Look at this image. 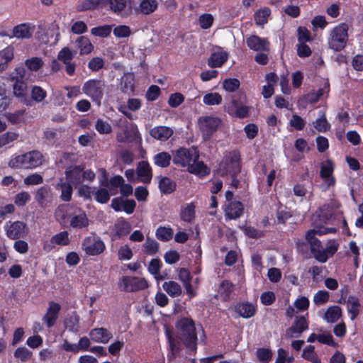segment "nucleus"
<instances>
[{
    "label": "nucleus",
    "mask_w": 363,
    "mask_h": 363,
    "mask_svg": "<svg viewBox=\"0 0 363 363\" xmlns=\"http://www.w3.org/2000/svg\"><path fill=\"white\" fill-rule=\"evenodd\" d=\"M184 96L179 92L170 94L168 99V104L172 108H177L184 101Z\"/></svg>",
    "instance_id": "774afa93"
},
{
    "label": "nucleus",
    "mask_w": 363,
    "mask_h": 363,
    "mask_svg": "<svg viewBox=\"0 0 363 363\" xmlns=\"http://www.w3.org/2000/svg\"><path fill=\"white\" fill-rule=\"evenodd\" d=\"M203 101L209 106L218 105L222 102V96L217 92L206 94L203 96Z\"/></svg>",
    "instance_id": "052dcab7"
},
{
    "label": "nucleus",
    "mask_w": 363,
    "mask_h": 363,
    "mask_svg": "<svg viewBox=\"0 0 363 363\" xmlns=\"http://www.w3.org/2000/svg\"><path fill=\"white\" fill-rule=\"evenodd\" d=\"M33 35V30L29 23H23L13 27L12 35L9 38L15 37L18 39H28Z\"/></svg>",
    "instance_id": "b1692460"
},
{
    "label": "nucleus",
    "mask_w": 363,
    "mask_h": 363,
    "mask_svg": "<svg viewBox=\"0 0 363 363\" xmlns=\"http://www.w3.org/2000/svg\"><path fill=\"white\" fill-rule=\"evenodd\" d=\"M181 219L187 223H191L195 218V206L193 203H189L181 211Z\"/></svg>",
    "instance_id": "79ce46f5"
},
{
    "label": "nucleus",
    "mask_w": 363,
    "mask_h": 363,
    "mask_svg": "<svg viewBox=\"0 0 363 363\" xmlns=\"http://www.w3.org/2000/svg\"><path fill=\"white\" fill-rule=\"evenodd\" d=\"M112 27L109 25L100 26L91 29V35L101 38L108 36L111 33Z\"/></svg>",
    "instance_id": "4d7b16f0"
},
{
    "label": "nucleus",
    "mask_w": 363,
    "mask_h": 363,
    "mask_svg": "<svg viewBox=\"0 0 363 363\" xmlns=\"http://www.w3.org/2000/svg\"><path fill=\"white\" fill-rule=\"evenodd\" d=\"M257 311V306L249 301H242L237 303L235 306V311L242 318L248 319L256 314Z\"/></svg>",
    "instance_id": "f3484780"
},
{
    "label": "nucleus",
    "mask_w": 363,
    "mask_h": 363,
    "mask_svg": "<svg viewBox=\"0 0 363 363\" xmlns=\"http://www.w3.org/2000/svg\"><path fill=\"white\" fill-rule=\"evenodd\" d=\"M105 88L106 83L104 79L101 78L89 79L83 84L82 91L99 106L104 95Z\"/></svg>",
    "instance_id": "0eeeda50"
},
{
    "label": "nucleus",
    "mask_w": 363,
    "mask_h": 363,
    "mask_svg": "<svg viewBox=\"0 0 363 363\" xmlns=\"http://www.w3.org/2000/svg\"><path fill=\"white\" fill-rule=\"evenodd\" d=\"M26 224L23 221L16 220L6 228V235L9 239L17 240L26 235Z\"/></svg>",
    "instance_id": "2eb2a0df"
},
{
    "label": "nucleus",
    "mask_w": 363,
    "mask_h": 363,
    "mask_svg": "<svg viewBox=\"0 0 363 363\" xmlns=\"http://www.w3.org/2000/svg\"><path fill=\"white\" fill-rule=\"evenodd\" d=\"M171 160L172 156L167 152H161L154 156L155 164L162 168L169 166Z\"/></svg>",
    "instance_id": "58836bf2"
},
{
    "label": "nucleus",
    "mask_w": 363,
    "mask_h": 363,
    "mask_svg": "<svg viewBox=\"0 0 363 363\" xmlns=\"http://www.w3.org/2000/svg\"><path fill=\"white\" fill-rule=\"evenodd\" d=\"M90 346V340L87 337H82L79 339L78 345L72 344L67 340H65L62 348L66 352H71L72 353H78L79 350L87 351Z\"/></svg>",
    "instance_id": "a211bd4d"
},
{
    "label": "nucleus",
    "mask_w": 363,
    "mask_h": 363,
    "mask_svg": "<svg viewBox=\"0 0 363 363\" xmlns=\"http://www.w3.org/2000/svg\"><path fill=\"white\" fill-rule=\"evenodd\" d=\"M241 155L238 150L226 152L219 164V172L222 177L239 174L241 171Z\"/></svg>",
    "instance_id": "39448f33"
},
{
    "label": "nucleus",
    "mask_w": 363,
    "mask_h": 363,
    "mask_svg": "<svg viewBox=\"0 0 363 363\" xmlns=\"http://www.w3.org/2000/svg\"><path fill=\"white\" fill-rule=\"evenodd\" d=\"M89 336L94 342L100 343H107L113 337L112 333L104 328L92 329Z\"/></svg>",
    "instance_id": "4be33fe9"
},
{
    "label": "nucleus",
    "mask_w": 363,
    "mask_h": 363,
    "mask_svg": "<svg viewBox=\"0 0 363 363\" xmlns=\"http://www.w3.org/2000/svg\"><path fill=\"white\" fill-rule=\"evenodd\" d=\"M79 315L75 312L66 318L64 324L65 327L70 332L77 333L79 330Z\"/></svg>",
    "instance_id": "e433bc0d"
},
{
    "label": "nucleus",
    "mask_w": 363,
    "mask_h": 363,
    "mask_svg": "<svg viewBox=\"0 0 363 363\" xmlns=\"http://www.w3.org/2000/svg\"><path fill=\"white\" fill-rule=\"evenodd\" d=\"M157 0H143L140 4V10L144 14H150L157 9Z\"/></svg>",
    "instance_id": "a18cd8bd"
},
{
    "label": "nucleus",
    "mask_w": 363,
    "mask_h": 363,
    "mask_svg": "<svg viewBox=\"0 0 363 363\" xmlns=\"http://www.w3.org/2000/svg\"><path fill=\"white\" fill-rule=\"evenodd\" d=\"M214 21V18L211 13H203L199 17V23L202 29L210 28Z\"/></svg>",
    "instance_id": "680f3d73"
},
{
    "label": "nucleus",
    "mask_w": 363,
    "mask_h": 363,
    "mask_svg": "<svg viewBox=\"0 0 363 363\" xmlns=\"http://www.w3.org/2000/svg\"><path fill=\"white\" fill-rule=\"evenodd\" d=\"M347 303L350 305L348 312L351 314V320H354L359 313L361 307L359 300L357 296L351 295L348 296Z\"/></svg>",
    "instance_id": "72a5a7b5"
},
{
    "label": "nucleus",
    "mask_w": 363,
    "mask_h": 363,
    "mask_svg": "<svg viewBox=\"0 0 363 363\" xmlns=\"http://www.w3.org/2000/svg\"><path fill=\"white\" fill-rule=\"evenodd\" d=\"M55 215L60 217L62 220L68 219L70 227L75 229H82L89 225V219L86 212L81 208L74 206H59Z\"/></svg>",
    "instance_id": "f03ea898"
},
{
    "label": "nucleus",
    "mask_w": 363,
    "mask_h": 363,
    "mask_svg": "<svg viewBox=\"0 0 363 363\" xmlns=\"http://www.w3.org/2000/svg\"><path fill=\"white\" fill-rule=\"evenodd\" d=\"M50 191V188L48 185H44L37 190L35 199L40 206L43 207L45 206V199L48 196Z\"/></svg>",
    "instance_id": "49530a36"
},
{
    "label": "nucleus",
    "mask_w": 363,
    "mask_h": 363,
    "mask_svg": "<svg viewBox=\"0 0 363 363\" xmlns=\"http://www.w3.org/2000/svg\"><path fill=\"white\" fill-rule=\"evenodd\" d=\"M60 310L61 306L58 303L54 301L49 302L47 311L43 317V321L48 328L55 325Z\"/></svg>",
    "instance_id": "f8f14e48"
},
{
    "label": "nucleus",
    "mask_w": 363,
    "mask_h": 363,
    "mask_svg": "<svg viewBox=\"0 0 363 363\" xmlns=\"http://www.w3.org/2000/svg\"><path fill=\"white\" fill-rule=\"evenodd\" d=\"M44 155L38 150H31L13 156L9 162V167L13 169H32L43 164Z\"/></svg>",
    "instance_id": "20e7f679"
},
{
    "label": "nucleus",
    "mask_w": 363,
    "mask_h": 363,
    "mask_svg": "<svg viewBox=\"0 0 363 363\" xmlns=\"http://www.w3.org/2000/svg\"><path fill=\"white\" fill-rule=\"evenodd\" d=\"M270 13L271 11L267 7L257 11L254 14L255 23L258 26H263L267 23Z\"/></svg>",
    "instance_id": "37998d69"
},
{
    "label": "nucleus",
    "mask_w": 363,
    "mask_h": 363,
    "mask_svg": "<svg viewBox=\"0 0 363 363\" xmlns=\"http://www.w3.org/2000/svg\"><path fill=\"white\" fill-rule=\"evenodd\" d=\"M114 230L118 238L126 236L130 231V225L125 220L119 221L115 225Z\"/></svg>",
    "instance_id": "8fccbe9b"
},
{
    "label": "nucleus",
    "mask_w": 363,
    "mask_h": 363,
    "mask_svg": "<svg viewBox=\"0 0 363 363\" xmlns=\"http://www.w3.org/2000/svg\"><path fill=\"white\" fill-rule=\"evenodd\" d=\"M26 69L23 66L16 67L10 74V81L13 83V95L27 106H32L31 100L28 99Z\"/></svg>",
    "instance_id": "7ed1b4c3"
},
{
    "label": "nucleus",
    "mask_w": 363,
    "mask_h": 363,
    "mask_svg": "<svg viewBox=\"0 0 363 363\" xmlns=\"http://www.w3.org/2000/svg\"><path fill=\"white\" fill-rule=\"evenodd\" d=\"M76 44L81 55H87L92 52L94 45L86 36H80L76 40Z\"/></svg>",
    "instance_id": "2f4dec72"
},
{
    "label": "nucleus",
    "mask_w": 363,
    "mask_h": 363,
    "mask_svg": "<svg viewBox=\"0 0 363 363\" xmlns=\"http://www.w3.org/2000/svg\"><path fill=\"white\" fill-rule=\"evenodd\" d=\"M248 48L255 51H268L269 50V42L266 38H262L258 35H251L246 40Z\"/></svg>",
    "instance_id": "6ab92c4d"
},
{
    "label": "nucleus",
    "mask_w": 363,
    "mask_h": 363,
    "mask_svg": "<svg viewBox=\"0 0 363 363\" xmlns=\"http://www.w3.org/2000/svg\"><path fill=\"white\" fill-rule=\"evenodd\" d=\"M244 213V205L239 201L229 202L224 208V213L226 219L236 220L241 217Z\"/></svg>",
    "instance_id": "4468645a"
},
{
    "label": "nucleus",
    "mask_w": 363,
    "mask_h": 363,
    "mask_svg": "<svg viewBox=\"0 0 363 363\" xmlns=\"http://www.w3.org/2000/svg\"><path fill=\"white\" fill-rule=\"evenodd\" d=\"M155 235L160 241L167 242L172 238L174 232L170 227L160 226L157 229Z\"/></svg>",
    "instance_id": "a19ab883"
},
{
    "label": "nucleus",
    "mask_w": 363,
    "mask_h": 363,
    "mask_svg": "<svg viewBox=\"0 0 363 363\" xmlns=\"http://www.w3.org/2000/svg\"><path fill=\"white\" fill-rule=\"evenodd\" d=\"M314 230H308L306 234V240L310 245L311 252L313 257L321 263L327 262L328 256L324 251L321 242L314 236Z\"/></svg>",
    "instance_id": "9d476101"
},
{
    "label": "nucleus",
    "mask_w": 363,
    "mask_h": 363,
    "mask_svg": "<svg viewBox=\"0 0 363 363\" xmlns=\"http://www.w3.org/2000/svg\"><path fill=\"white\" fill-rule=\"evenodd\" d=\"M165 337L168 342L169 352L167 357L169 359H174L182 350L180 341L174 337L173 330L165 326Z\"/></svg>",
    "instance_id": "ddd939ff"
},
{
    "label": "nucleus",
    "mask_w": 363,
    "mask_h": 363,
    "mask_svg": "<svg viewBox=\"0 0 363 363\" xmlns=\"http://www.w3.org/2000/svg\"><path fill=\"white\" fill-rule=\"evenodd\" d=\"M31 199L30 195L27 191H21L16 194L14 197V203L18 206H24Z\"/></svg>",
    "instance_id": "338daca9"
},
{
    "label": "nucleus",
    "mask_w": 363,
    "mask_h": 363,
    "mask_svg": "<svg viewBox=\"0 0 363 363\" xmlns=\"http://www.w3.org/2000/svg\"><path fill=\"white\" fill-rule=\"evenodd\" d=\"M47 96V92L39 86H33L31 89L32 100L37 103L43 101Z\"/></svg>",
    "instance_id": "13d9d810"
},
{
    "label": "nucleus",
    "mask_w": 363,
    "mask_h": 363,
    "mask_svg": "<svg viewBox=\"0 0 363 363\" xmlns=\"http://www.w3.org/2000/svg\"><path fill=\"white\" fill-rule=\"evenodd\" d=\"M124 182V179L120 175L113 176L111 177L109 180H108L106 174H104V178L101 182L100 185L101 186L108 188L112 194H115L116 192H113V191H116L117 189L120 188V186L123 184Z\"/></svg>",
    "instance_id": "bb28decb"
},
{
    "label": "nucleus",
    "mask_w": 363,
    "mask_h": 363,
    "mask_svg": "<svg viewBox=\"0 0 363 363\" xmlns=\"http://www.w3.org/2000/svg\"><path fill=\"white\" fill-rule=\"evenodd\" d=\"M84 169V165H75L70 169H67L65 172L66 179L74 186L81 185L83 182L82 170Z\"/></svg>",
    "instance_id": "aec40b11"
},
{
    "label": "nucleus",
    "mask_w": 363,
    "mask_h": 363,
    "mask_svg": "<svg viewBox=\"0 0 363 363\" xmlns=\"http://www.w3.org/2000/svg\"><path fill=\"white\" fill-rule=\"evenodd\" d=\"M335 169V164L333 160H327L325 163H323L320 166V177L321 178H327L333 175Z\"/></svg>",
    "instance_id": "3c124183"
},
{
    "label": "nucleus",
    "mask_w": 363,
    "mask_h": 363,
    "mask_svg": "<svg viewBox=\"0 0 363 363\" xmlns=\"http://www.w3.org/2000/svg\"><path fill=\"white\" fill-rule=\"evenodd\" d=\"M82 248L89 256H96L104 252L106 249L104 241L100 237L93 235L84 238Z\"/></svg>",
    "instance_id": "1a4fd4ad"
},
{
    "label": "nucleus",
    "mask_w": 363,
    "mask_h": 363,
    "mask_svg": "<svg viewBox=\"0 0 363 363\" xmlns=\"http://www.w3.org/2000/svg\"><path fill=\"white\" fill-rule=\"evenodd\" d=\"M297 38L299 43L311 42L313 40L310 30L304 26H299L298 28Z\"/></svg>",
    "instance_id": "e2e57ef3"
},
{
    "label": "nucleus",
    "mask_w": 363,
    "mask_h": 363,
    "mask_svg": "<svg viewBox=\"0 0 363 363\" xmlns=\"http://www.w3.org/2000/svg\"><path fill=\"white\" fill-rule=\"evenodd\" d=\"M272 352L268 348H258L256 351V357L259 363H269L272 359Z\"/></svg>",
    "instance_id": "de8ad7c7"
},
{
    "label": "nucleus",
    "mask_w": 363,
    "mask_h": 363,
    "mask_svg": "<svg viewBox=\"0 0 363 363\" xmlns=\"http://www.w3.org/2000/svg\"><path fill=\"white\" fill-rule=\"evenodd\" d=\"M128 0H106V9L118 14L126 6Z\"/></svg>",
    "instance_id": "c9c22d12"
},
{
    "label": "nucleus",
    "mask_w": 363,
    "mask_h": 363,
    "mask_svg": "<svg viewBox=\"0 0 363 363\" xmlns=\"http://www.w3.org/2000/svg\"><path fill=\"white\" fill-rule=\"evenodd\" d=\"M173 134V130L167 126H157L150 130V135L152 138L161 140H167Z\"/></svg>",
    "instance_id": "cd10ccee"
},
{
    "label": "nucleus",
    "mask_w": 363,
    "mask_h": 363,
    "mask_svg": "<svg viewBox=\"0 0 363 363\" xmlns=\"http://www.w3.org/2000/svg\"><path fill=\"white\" fill-rule=\"evenodd\" d=\"M159 189L164 194H172L176 189V183L170 178L164 177L159 182Z\"/></svg>",
    "instance_id": "4c0bfd02"
},
{
    "label": "nucleus",
    "mask_w": 363,
    "mask_h": 363,
    "mask_svg": "<svg viewBox=\"0 0 363 363\" xmlns=\"http://www.w3.org/2000/svg\"><path fill=\"white\" fill-rule=\"evenodd\" d=\"M72 184H71L69 181L66 179V181H63L62 179H60V182H58L55 189L57 190H60L61 191V194L60 198L62 201L65 202H69L72 200V193H73V187Z\"/></svg>",
    "instance_id": "5701e85b"
},
{
    "label": "nucleus",
    "mask_w": 363,
    "mask_h": 363,
    "mask_svg": "<svg viewBox=\"0 0 363 363\" xmlns=\"http://www.w3.org/2000/svg\"><path fill=\"white\" fill-rule=\"evenodd\" d=\"M14 57L13 48L11 47H6L0 51V65L7 66L8 63L11 62Z\"/></svg>",
    "instance_id": "bf43d9fd"
},
{
    "label": "nucleus",
    "mask_w": 363,
    "mask_h": 363,
    "mask_svg": "<svg viewBox=\"0 0 363 363\" xmlns=\"http://www.w3.org/2000/svg\"><path fill=\"white\" fill-rule=\"evenodd\" d=\"M152 177V169L149 163L142 161L138 163V182L149 184Z\"/></svg>",
    "instance_id": "412c9836"
},
{
    "label": "nucleus",
    "mask_w": 363,
    "mask_h": 363,
    "mask_svg": "<svg viewBox=\"0 0 363 363\" xmlns=\"http://www.w3.org/2000/svg\"><path fill=\"white\" fill-rule=\"evenodd\" d=\"M228 59L226 52H217L211 53L208 60V65L211 68L220 67Z\"/></svg>",
    "instance_id": "c85d7f7f"
},
{
    "label": "nucleus",
    "mask_w": 363,
    "mask_h": 363,
    "mask_svg": "<svg viewBox=\"0 0 363 363\" xmlns=\"http://www.w3.org/2000/svg\"><path fill=\"white\" fill-rule=\"evenodd\" d=\"M106 9V0H83L77 7L78 11Z\"/></svg>",
    "instance_id": "a878e982"
},
{
    "label": "nucleus",
    "mask_w": 363,
    "mask_h": 363,
    "mask_svg": "<svg viewBox=\"0 0 363 363\" xmlns=\"http://www.w3.org/2000/svg\"><path fill=\"white\" fill-rule=\"evenodd\" d=\"M329 292L325 290L318 291L313 296V302L315 305L320 306L327 303L329 300Z\"/></svg>",
    "instance_id": "69168bd1"
},
{
    "label": "nucleus",
    "mask_w": 363,
    "mask_h": 363,
    "mask_svg": "<svg viewBox=\"0 0 363 363\" xmlns=\"http://www.w3.org/2000/svg\"><path fill=\"white\" fill-rule=\"evenodd\" d=\"M26 67L32 72L38 71L43 65V62L40 57H33L25 61Z\"/></svg>",
    "instance_id": "603ef678"
},
{
    "label": "nucleus",
    "mask_w": 363,
    "mask_h": 363,
    "mask_svg": "<svg viewBox=\"0 0 363 363\" xmlns=\"http://www.w3.org/2000/svg\"><path fill=\"white\" fill-rule=\"evenodd\" d=\"M178 337L186 348L191 352L197 350V333L194 320L189 317H183L175 323Z\"/></svg>",
    "instance_id": "f257e3e1"
},
{
    "label": "nucleus",
    "mask_w": 363,
    "mask_h": 363,
    "mask_svg": "<svg viewBox=\"0 0 363 363\" xmlns=\"http://www.w3.org/2000/svg\"><path fill=\"white\" fill-rule=\"evenodd\" d=\"M94 199L99 203H106L110 199V194L108 189L105 188H99L94 193Z\"/></svg>",
    "instance_id": "0e129e2a"
},
{
    "label": "nucleus",
    "mask_w": 363,
    "mask_h": 363,
    "mask_svg": "<svg viewBox=\"0 0 363 363\" xmlns=\"http://www.w3.org/2000/svg\"><path fill=\"white\" fill-rule=\"evenodd\" d=\"M349 26L346 23H341L334 27L328 38V47L335 52L345 49L348 41Z\"/></svg>",
    "instance_id": "423d86ee"
},
{
    "label": "nucleus",
    "mask_w": 363,
    "mask_h": 363,
    "mask_svg": "<svg viewBox=\"0 0 363 363\" xmlns=\"http://www.w3.org/2000/svg\"><path fill=\"white\" fill-rule=\"evenodd\" d=\"M302 357L312 363H321V360L315 352V347L313 345H308L304 348Z\"/></svg>",
    "instance_id": "c03bdc74"
},
{
    "label": "nucleus",
    "mask_w": 363,
    "mask_h": 363,
    "mask_svg": "<svg viewBox=\"0 0 363 363\" xmlns=\"http://www.w3.org/2000/svg\"><path fill=\"white\" fill-rule=\"evenodd\" d=\"M308 329V322L303 315L297 316L291 327L286 329V335L289 337H294V334H297L296 337L300 335L303 331Z\"/></svg>",
    "instance_id": "dca6fc26"
},
{
    "label": "nucleus",
    "mask_w": 363,
    "mask_h": 363,
    "mask_svg": "<svg viewBox=\"0 0 363 363\" xmlns=\"http://www.w3.org/2000/svg\"><path fill=\"white\" fill-rule=\"evenodd\" d=\"M123 82L122 91L124 93L130 94L134 91L135 82L133 75H125L123 77Z\"/></svg>",
    "instance_id": "864d4df0"
},
{
    "label": "nucleus",
    "mask_w": 363,
    "mask_h": 363,
    "mask_svg": "<svg viewBox=\"0 0 363 363\" xmlns=\"http://www.w3.org/2000/svg\"><path fill=\"white\" fill-rule=\"evenodd\" d=\"M77 51H72L69 48H63L58 53L57 58L63 63L71 62L74 57Z\"/></svg>",
    "instance_id": "6e6d98bb"
},
{
    "label": "nucleus",
    "mask_w": 363,
    "mask_h": 363,
    "mask_svg": "<svg viewBox=\"0 0 363 363\" xmlns=\"http://www.w3.org/2000/svg\"><path fill=\"white\" fill-rule=\"evenodd\" d=\"M198 123L203 138L206 140L216 132L221 121L218 117L202 116L199 118Z\"/></svg>",
    "instance_id": "9b49d317"
},
{
    "label": "nucleus",
    "mask_w": 363,
    "mask_h": 363,
    "mask_svg": "<svg viewBox=\"0 0 363 363\" xmlns=\"http://www.w3.org/2000/svg\"><path fill=\"white\" fill-rule=\"evenodd\" d=\"M318 116L319 117L313 123L314 127L318 132L325 133L330 129V124L326 118L325 112L320 111L318 112Z\"/></svg>",
    "instance_id": "f704fd0d"
},
{
    "label": "nucleus",
    "mask_w": 363,
    "mask_h": 363,
    "mask_svg": "<svg viewBox=\"0 0 363 363\" xmlns=\"http://www.w3.org/2000/svg\"><path fill=\"white\" fill-rule=\"evenodd\" d=\"M13 355L21 362H27L32 358L33 352L25 347H20L14 351Z\"/></svg>",
    "instance_id": "5fc2aeb1"
},
{
    "label": "nucleus",
    "mask_w": 363,
    "mask_h": 363,
    "mask_svg": "<svg viewBox=\"0 0 363 363\" xmlns=\"http://www.w3.org/2000/svg\"><path fill=\"white\" fill-rule=\"evenodd\" d=\"M342 316V309L338 306H330L325 311L324 319L330 323H336Z\"/></svg>",
    "instance_id": "7c9ffc66"
},
{
    "label": "nucleus",
    "mask_w": 363,
    "mask_h": 363,
    "mask_svg": "<svg viewBox=\"0 0 363 363\" xmlns=\"http://www.w3.org/2000/svg\"><path fill=\"white\" fill-rule=\"evenodd\" d=\"M233 291V284L228 280H223L220 284L219 293L224 300H228Z\"/></svg>",
    "instance_id": "09e8293b"
},
{
    "label": "nucleus",
    "mask_w": 363,
    "mask_h": 363,
    "mask_svg": "<svg viewBox=\"0 0 363 363\" xmlns=\"http://www.w3.org/2000/svg\"><path fill=\"white\" fill-rule=\"evenodd\" d=\"M199 157V152L196 147H179L173 152L172 162L177 166L188 168L191 163L198 160Z\"/></svg>",
    "instance_id": "6e6552de"
},
{
    "label": "nucleus",
    "mask_w": 363,
    "mask_h": 363,
    "mask_svg": "<svg viewBox=\"0 0 363 363\" xmlns=\"http://www.w3.org/2000/svg\"><path fill=\"white\" fill-rule=\"evenodd\" d=\"M187 171L200 178H203L210 174V169L203 162L199 160L196 162H192L188 167Z\"/></svg>",
    "instance_id": "393cba45"
},
{
    "label": "nucleus",
    "mask_w": 363,
    "mask_h": 363,
    "mask_svg": "<svg viewBox=\"0 0 363 363\" xmlns=\"http://www.w3.org/2000/svg\"><path fill=\"white\" fill-rule=\"evenodd\" d=\"M118 287L121 291L131 292L136 291V277L123 276L118 283Z\"/></svg>",
    "instance_id": "c756f323"
},
{
    "label": "nucleus",
    "mask_w": 363,
    "mask_h": 363,
    "mask_svg": "<svg viewBox=\"0 0 363 363\" xmlns=\"http://www.w3.org/2000/svg\"><path fill=\"white\" fill-rule=\"evenodd\" d=\"M162 288L171 297L179 296L182 293L181 286L174 281H164Z\"/></svg>",
    "instance_id": "473e14b6"
},
{
    "label": "nucleus",
    "mask_w": 363,
    "mask_h": 363,
    "mask_svg": "<svg viewBox=\"0 0 363 363\" xmlns=\"http://www.w3.org/2000/svg\"><path fill=\"white\" fill-rule=\"evenodd\" d=\"M69 233L66 230L57 233L50 238V243L52 245L65 246L69 245Z\"/></svg>",
    "instance_id": "ea45409f"
}]
</instances>
